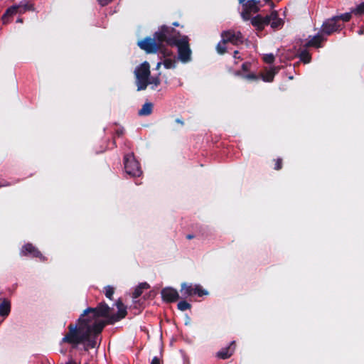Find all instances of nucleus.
Masks as SVG:
<instances>
[{"mask_svg": "<svg viewBox=\"0 0 364 364\" xmlns=\"http://www.w3.org/2000/svg\"><path fill=\"white\" fill-rule=\"evenodd\" d=\"M115 305L118 309L117 314H112L106 321L99 320L96 316H92V313L85 314L84 310L76 324H69L68 332L62 338V343L73 346L84 344L85 350L95 348L97 346V337L105 326L112 325L127 315V306L121 299L117 300Z\"/></svg>", "mask_w": 364, "mask_h": 364, "instance_id": "f257e3e1", "label": "nucleus"}, {"mask_svg": "<svg viewBox=\"0 0 364 364\" xmlns=\"http://www.w3.org/2000/svg\"><path fill=\"white\" fill-rule=\"evenodd\" d=\"M137 45L146 53H156L159 52L163 58L169 57L173 55V52L166 48L161 41H159L154 34L153 38L146 37L138 41Z\"/></svg>", "mask_w": 364, "mask_h": 364, "instance_id": "f03ea898", "label": "nucleus"}, {"mask_svg": "<svg viewBox=\"0 0 364 364\" xmlns=\"http://www.w3.org/2000/svg\"><path fill=\"white\" fill-rule=\"evenodd\" d=\"M154 36L162 44L166 43V45L170 46H173L181 38H180L181 33L178 31L166 25L161 26L159 31L154 33Z\"/></svg>", "mask_w": 364, "mask_h": 364, "instance_id": "7ed1b4c3", "label": "nucleus"}, {"mask_svg": "<svg viewBox=\"0 0 364 364\" xmlns=\"http://www.w3.org/2000/svg\"><path fill=\"white\" fill-rule=\"evenodd\" d=\"M136 77V85L137 91L144 90L149 85V77L151 75L150 65L147 61H144L134 70Z\"/></svg>", "mask_w": 364, "mask_h": 364, "instance_id": "20e7f679", "label": "nucleus"}, {"mask_svg": "<svg viewBox=\"0 0 364 364\" xmlns=\"http://www.w3.org/2000/svg\"><path fill=\"white\" fill-rule=\"evenodd\" d=\"M34 10L35 7L33 3L28 1H21L19 4L9 7L4 14L2 20L4 23H7L9 18L14 15L16 14H23L27 11H33Z\"/></svg>", "mask_w": 364, "mask_h": 364, "instance_id": "39448f33", "label": "nucleus"}, {"mask_svg": "<svg viewBox=\"0 0 364 364\" xmlns=\"http://www.w3.org/2000/svg\"><path fill=\"white\" fill-rule=\"evenodd\" d=\"M188 40V36H183L176 44L173 45L178 48V59L183 63H186L191 60L192 51Z\"/></svg>", "mask_w": 364, "mask_h": 364, "instance_id": "423d86ee", "label": "nucleus"}, {"mask_svg": "<svg viewBox=\"0 0 364 364\" xmlns=\"http://www.w3.org/2000/svg\"><path fill=\"white\" fill-rule=\"evenodd\" d=\"M124 165L126 173L132 177H139L142 174L140 164L133 154H127L124 158Z\"/></svg>", "mask_w": 364, "mask_h": 364, "instance_id": "0eeeda50", "label": "nucleus"}, {"mask_svg": "<svg viewBox=\"0 0 364 364\" xmlns=\"http://www.w3.org/2000/svg\"><path fill=\"white\" fill-rule=\"evenodd\" d=\"M238 1L242 6L241 16L244 21L250 20L252 13L257 14L260 11L258 0H238Z\"/></svg>", "mask_w": 364, "mask_h": 364, "instance_id": "6e6552de", "label": "nucleus"}, {"mask_svg": "<svg viewBox=\"0 0 364 364\" xmlns=\"http://www.w3.org/2000/svg\"><path fill=\"white\" fill-rule=\"evenodd\" d=\"M182 296L185 298L197 295L199 297L208 294V291L203 289L199 284L193 285L192 284H188L183 282L181 284V288L180 290Z\"/></svg>", "mask_w": 364, "mask_h": 364, "instance_id": "1a4fd4ad", "label": "nucleus"}, {"mask_svg": "<svg viewBox=\"0 0 364 364\" xmlns=\"http://www.w3.org/2000/svg\"><path fill=\"white\" fill-rule=\"evenodd\" d=\"M221 38L223 44L230 43L234 46H238L244 42V36L240 31H235L232 29L224 31L221 33Z\"/></svg>", "mask_w": 364, "mask_h": 364, "instance_id": "9d476101", "label": "nucleus"}, {"mask_svg": "<svg viewBox=\"0 0 364 364\" xmlns=\"http://www.w3.org/2000/svg\"><path fill=\"white\" fill-rule=\"evenodd\" d=\"M111 308L105 302L102 301L98 305L93 307H88L85 310V314L92 313V316H96L97 318L103 317L106 318L107 320L112 316V314H109Z\"/></svg>", "mask_w": 364, "mask_h": 364, "instance_id": "9b49d317", "label": "nucleus"}, {"mask_svg": "<svg viewBox=\"0 0 364 364\" xmlns=\"http://www.w3.org/2000/svg\"><path fill=\"white\" fill-rule=\"evenodd\" d=\"M20 255L24 257H31L33 258H38L41 262H45L47 260V258L43 255L40 250L30 242H28L22 246L20 250Z\"/></svg>", "mask_w": 364, "mask_h": 364, "instance_id": "f8f14e48", "label": "nucleus"}, {"mask_svg": "<svg viewBox=\"0 0 364 364\" xmlns=\"http://www.w3.org/2000/svg\"><path fill=\"white\" fill-rule=\"evenodd\" d=\"M342 24L337 23L333 17L323 22L321 27V33L326 35H331L333 32L341 29Z\"/></svg>", "mask_w": 364, "mask_h": 364, "instance_id": "ddd939ff", "label": "nucleus"}, {"mask_svg": "<svg viewBox=\"0 0 364 364\" xmlns=\"http://www.w3.org/2000/svg\"><path fill=\"white\" fill-rule=\"evenodd\" d=\"M163 301L166 303H173L179 299L178 292L172 287H165L161 291Z\"/></svg>", "mask_w": 364, "mask_h": 364, "instance_id": "4468645a", "label": "nucleus"}, {"mask_svg": "<svg viewBox=\"0 0 364 364\" xmlns=\"http://www.w3.org/2000/svg\"><path fill=\"white\" fill-rule=\"evenodd\" d=\"M250 20H251V24L255 27L258 31H263L264 27L270 23V19L268 17V15L262 16V15L258 14L252 18H250Z\"/></svg>", "mask_w": 364, "mask_h": 364, "instance_id": "2eb2a0df", "label": "nucleus"}, {"mask_svg": "<svg viewBox=\"0 0 364 364\" xmlns=\"http://www.w3.org/2000/svg\"><path fill=\"white\" fill-rule=\"evenodd\" d=\"M235 347H236V343H235V341H233L230 343V345L228 346L223 348L220 350H219L217 353L216 356L220 359H223V360L228 359L233 355V353L235 350Z\"/></svg>", "mask_w": 364, "mask_h": 364, "instance_id": "dca6fc26", "label": "nucleus"}, {"mask_svg": "<svg viewBox=\"0 0 364 364\" xmlns=\"http://www.w3.org/2000/svg\"><path fill=\"white\" fill-rule=\"evenodd\" d=\"M268 17L270 19V23L269 25H270L274 30L279 29L283 26L284 21L279 17L277 11H272L271 14L268 15Z\"/></svg>", "mask_w": 364, "mask_h": 364, "instance_id": "f3484780", "label": "nucleus"}, {"mask_svg": "<svg viewBox=\"0 0 364 364\" xmlns=\"http://www.w3.org/2000/svg\"><path fill=\"white\" fill-rule=\"evenodd\" d=\"M324 40L326 39L323 38L320 33H317L316 35L313 36L307 43H306L304 47L320 48L321 47V42Z\"/></svg>", "mask_w": 364, "mask_h": 364, "instance_id": "a211bd4d", "label": "nucleus"}, {"mask_svg": "<svg viewBox=\"0 0 364 364\" xmlns=\"http://www.w3.org/2000/svg\"><path fill=\"white\" fill-rule=\"evenodd\" d=\"M11 312V302L7 299H4L0 302V316L7 317Z\"/></svg>", "mask_w": 364, "mask_h": 364, "instance_id": "6ab92c4d", "label": "nucleus"}, {"mask_svg": "<svg viewBox=\"0 0 364 364\" xmlns=\"http://www.w3.org/2000/svg\"><path fill=\"white\" fill-rule=\"evenodd\" d=\"M277 72L278 68H273L269 70H267L264 73L262 74V80L267 82H272Z\"/></svg>", "mask_w": 364, "mask_h": 364, "instance_id": "aec40b11", "label": "nucleus"}, {"mask_svg": "<svg viewBox=\"0 0 364 364\" xmlns=\"http://www.w3.org/2000/svg\"><path fill=\"white\" fill-rule=\"evenodd\" d=\"M154 105L151 102H147L142 105V107L138 111L139 116H149L153 112Z\"/></svg>", "mask_w": 364, "mask_h": 364, "instance_id": "412c9836", "label": "nucleus"}, {"mask_svg": "<svg viewBox=\"0 0 364 364\" xmlns=\"http://www.w3.org/2000/svg\"><path fill=\"white\" fill-rule=\"evenodd\" d=\"M150 287L149 284L146 282H142V283H140L137 287L136 288L134 289V292H133V298L134 299H137L138 297H139L142 293H143V291L144 289H147Z\"/></svg>", "mask_w": 364, "mask_h": 364, "instance_id": "4be33fe9", "label": "nucleus"}, {"mask_svg": "<svg viewBox=\"0 0 364 364\" xmlns=\"http://www.w3.org/2000/svg\"><path fill=\"white\" fill-rule=\"evenodd\" d=\"M299 58L303 63H309L311 61V56L308 50H303L299 53Z\"/></svg>", "mask_w": 364, "mask_h": 364, "instance_id": "5701e85b", "label": "nucleus"}, {"mask_svg": "<svg viewBox=\"0 0 364 364\" xmlns=\"http://www.w3.org/2000/svg\"><path fill=\"white\" fill-rule=\"evenodd\" d=\"M351 12L350 13H345L340 16H336L333 18H335L336 22L339 23L341 20H342L343 22H348L351 18Z\"/></svg>", "mask_w": 364, "mask_h": 364, "instance_id": "b1692460", "label": "nucleus"}, {"mask_svg": "<svg viewBox=\"0 0 364 364\" xmlns=\"http://www.w3.org/2000/svg\"><path fill=\"white\" fill-rule=\"evenodd\" d=\"M103 292L107 299L112 300V296L114 293V288L109 285L106 286L104 288Z\"/></svg>", "mask_w": 364, "mask_h": 364, "instance_id": "393cba45", "label": "nucleus"}, {"mask_svg": "<svg viewBox=\"0 0 364 364\" xmlns=\"http://www.w3.org/2000/svg\"><path fill=\"white\" fill-rule=\"evenodd\" d=\"M178 309L180 311H184L191 309V304L185 300H182L178 303Z\"/></svg>", "mask_w": 364, "mask_h": 364, "instance_id": "a878e982", "label": "nucleus"}, {"mask_svg": "<svg viewBox=\"0 0 364 364\" xmlns=\"http://www.w3.org/2000/svg\"><path fill=\"white\" fill-rule=\"evenodd\" d=\"M351 13L357 16H361L364 14V2L358 5L355 9L351 10Z\"/></svg>", "mask_w": 364, "mask_h": 364, "instance_id": "bb28decb", "label": "nucleus"}, {"mask_svg": "<svg viewBox=\"0 0 364 364\" xmlns=\"http://www.w3.org/2000/svg\"><path fill=\"white\" fill-rule=\"evenodd\" d=\"M175 63H176L175 60L170 59V58L165 59L163 63L165 68H166V69H171V68H175Z\"/></svg>", "mask_w": 364, "mask_h": 364, "instance_id": "cd10ccee", "label": "nucleus"}, {"mask_svg": "<svg viewBox=\"0 0 364 364\" xmlns=\"http://www.w3.org/2000/svg\"><path fill=\"white\" fill-rule=\"evenodd\" d=\"M217 52L220 54L223 55L226 53L227 48L225 47V44H223L222 41L219 42L216 46Z\"/></svg>", "mask_w": 364, "mask_h": 364, "instance_id": "c85d7f7f", "label": "nucleus"}, {"mask_svg": "<svg viewBox=\"0 0 364 364\" xmlns=\"http://www.w3.org/2000/svg\"><path fill=\"white\" fill-rule=\"evenodd\" d=\"M275 57L272 53L265 54L263 57V60L266 63L272 64L274 63Z\"/></svg>", "mask_w": 364, "mask_h": 364, "instance_id": "c756f323", "label": "nucleus"}, {"mask_svg": "<svg viewBox=\"0 0 364 364\" xmlns=\"http://www.w3.org/2000/svg\"><path fill=\"white\" fill-rule=\"evenodd\" d=\"M161 80L159 78V76L156 77H149V85H154V86L157 87L160 85Z\"/></svg>", "mask_w": 364, "mask_h": 364, "instance_id": "7c9ffc66", "label": "nucleus"}, {"mask_svg": "<svg viewBox=\"0 0 364 364\" xmlns=\"http://www.w3.org/2000/svg\"><path fill=\"white\" fill-rule=\"evenodd\" d=\"M274 161H275V164H274V169L276 171L281 170L282 168V166H283L282 159L278 158V159H275Z\"/></svg>", "mask_w": 364, "mask_h": 364, "instance_id": "2f4dec72", "label": "nucleus"}, {"mask_svg": "<svg viewBox=\"0 0 364 364\" xmlns=\"http://www.w3.org/2000/svg\"><path fill=\"white\" fill-rule=\"evenodd\" d=\"M251 68V63L249 62H245L242 65V70L244 72H247L250 70Z\"/></svg>", "mask_w": 364, "mask_h": 364, "instance_id": "473e14b6", "label": "nucleus"}, {"mask_svg": "<svg viewBox=\"0 0 364 364\" xmlns=\"http://www.w3.org/2000/svg\"><path fill=\"white\" fill-rule=\"evenodd\" d=\"M97 1L102 6H105L111 3L112 0H97Z\"/></svg>", "mask_w": 364, "mask_h": 364, "instance_id": "72a5a7b5", "label": "nucleus"}, {"mask_svg": "<svg viewBox=\"0 0 364 364\" xmlns=\"http://www.w3.org/2000/svg\"><path fill=\"white\" fill-rule=\"evenodd\" d=\"M245 78L249 80H257L258 77L255 73H250L245 75Z\"/></svg>", "mask_w": 364, "mask_h": 364, "instance_id": "f704fd0d", "label": "nucleus"}, {"mask_svg": "<svg viewBox=\"0 0 364 364\" xmlns=\"http://www.w3.org/2000/svg\"><path fill=\"white\" fill-rule=\"evenodd\" d=\"M10 186H11V183H10V182H8L5 180H2L1 181H0V188Z\"/></svg>", "mask_w": 364, "mask_h": 364, "instance_id": "c9c22d12", "label": "nucleus"}, {"mask_svg": "<svg viewBox=\"0 0 364 364\" xmlns=\"http://www.w3.org/2000/svg\"><path fill=\"white\" fill-rule=\"evenodd\" d=\"M151 364H161V360L157 356H155L151 360Z\"/></svg>", "mask_w": 364, "mask_h": 364, "instance_id": "e433bc0d", "label": "nucleus"}, {"mask_svg": "<svg viewBox=\"0 0 364 364\" xmlns=\"http://www.w3.org/2000/svg\"><path fill=\"white\" fill-rule=\"evenodd\" d=\"M115 134L117 136H121L124 134V129H118L116 130Z\"/></svg>", "mask_w": 364, "mask_h": 364, "instance_id": "4c0bfd02", "label": "nucleus"}, {"mask_svg": "<svg viewBox=\"0 0 364 364\" xmlns=\"http://www.w3.org/2000/svg\"><path fill=\"white\" fill-rule=\"evenodd\" d=\"M238 54H239V51L238 50H235L234 53H233V58H235V59L240 58V57L238 56Z\"/></svg>", "mask_w": 364, "mask_h": 364, "instance_id": "58836bf2", "label": "nucleus"}, {"mask_svg": "<svg viewBox=\"0 0 364 364\" xmlns=\"http://www.w3.org/2000/svg\"><path fill=\"white\" fill-rule=\"evenodd\" d=\"M176 122L178 123V124H180L181 126L184 125V122L181 119L177 118L176 119Z\"/></svg>", "mask_w": 364, "mask_h": 364, "instance_id": "ea45409f", "label": "nucleus"}, {"mask_svg": "<svg viewBox=\"0 0 364 364\" xmlns=\"http://www.w3.org/2000/svg\"><path fill=\"white\" fill-rule=\"evenodd\" d=\"M267 4H269L271 6V8H273L274 6V4L272 1V0H264Z\"/></svg>", "mask_w": 364, "mask_h": 364, "instance_id": "a19ab883", "label": "nucleus"}, {"mask_svg": "<svg viewBox=\"0 0 364 364\" xmlns=\"http://www.w3.org/2000/svg\"><path fill=\"white\" fill-rule=\"evenodd\" d=\"M194 237H195L194 235H192V234H188L186 235V239H188V240H191Z\"/></svg>", "mask_w": 364, "mask_h": 364, "instance_id": "79ce46f5", "label": "nucleus"}, {"mask_svg": "<svg viewBox=\"0 0 364 364\" xmlns=\"http://www.w3.org/2000/svg\"><path fill=\"white\" fill-rule=\"evenodd\" d=\"M358 34L359 35H363L364 34V29L363 28H361L358 31Z\"/></svg>", "mask_w": 364, "mask_h": 364, "instance_id": "37998d69", "label": "nucleus"}, {"mask_svg": "<svg viewBox=\"0 0 364 364\" xmlns=\"http://www.w3.org/2000/svg\"><path fill=\"white\" fill-rule=\"evenodd\" d=\"M162 65V63L161 62H159L156 65V70H159L161 67V65Z\"/></svg>", "mask_w": 364, "mask_h": 364, "instance_id": "c03bdc74", "label": "nucleus"}, {"mask_svg": "<svg viewBox=\"0 0 364 364\" xmlns=\"http://www.w3.org/2000/svg\"><path fill=\"white\" fill-rule=\"evenodd\" d=\"M173 25L174 26H179V23H178V22H174V23H173Z\"/></svg>", "mask_w": 364, "mask_h": 364, "instance_id": "a18cd8bd", "label": "nucleus"}, {"mask_svg": "<svg viewBox=\"0 0 364 364\" xmlns=\"http://www.w3.org/2000/svg\"><path fill=\"white\" fill-rule=\"evenodd\" d=\"M17 21V22L22 23V22H23V19L19 18H18V19H17V21Z\"/></svg>", "mask_w": 364, "mask_h": 364, "instance_id": "49530a36", "label": "nucleus"}, {"mask_svg": "<svg viewBox=\"0 0 364 364\" xmlns=\"http://www.w3.org/2000/svg\"><path fill=\"white\" fill-rule=\"evenodd\" d=\"M113 145H114V146H116V142H115V140H113Z\"/></svg>", "mask_w": 364, "mask_h": 364, "instance_id": "de8ad7c7", "label": "nucleus"}]
</instances>
